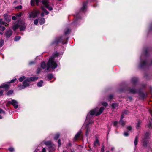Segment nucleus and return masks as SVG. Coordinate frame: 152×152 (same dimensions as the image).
<instances>
[{
  "instance_id": "10",
  "label": "nucleus",
  "mask_w": 152,
  "mask_h": 152,
  "mask_svg": "<svg viewBox=\"0 0 152 152\" xmlns=\"http://www.w3.org/2000/svg\"><path fill=\"white\" fill-rule=\"evenodd\" d=\"M9 103L12 104L15 108L16 109L18 107V103L16 101L13 100L12 101H10Z\"/></svg>"
},
{
  "instance_id": "63",
  "label": "nucleus",
  "mask_w": 152,
  "mask_h": 152,
  "mask_svg": "<svg viewBox=\"0 0 152 152\" xmlns=\"http://www.w3.org/2000/svg\"><path fill=\"white\" fill-rule=\"evenodd\" d=\"M102 104L103 106L104 105V102H103V103H102Z\"/></svg>"
},
{
  "instance_id": "14",
  "label": "nucleus",
  "mask_w": 152,
  "mask_h": 152,
  "mask_svg": "<svg viewBox=\"0 0 152 152\" xmlns=\"http://www.w3.org/2000/svg\"><path fill=\"white\" fill-rule=\"evenodd\" d=\"M4 16L6 21H9L11 20V17L7 14H5Z\"/></svg>"
},
{
  "instance_id": "22",
  "label": "nucleus",
  "mask_w": 152,
  "mask_h": 152,
  "mask_svg": "<svg viewBox=\"0 0 152 152\" xmlns=\"http://www.w3.org/2000/svg\"><path fill=\"white\" fill-rule=\"evenodd\" d=\"M118 123L121 125L122 126H124L125 124V122L123 121V120H120Z\"/></svg>"
},
{
  "instance_id": "54",
  "label": "nucleus",
  "mask_w": 152,
  "mask_h": 152,
  "mask_svg": "<svg viewBox=\"0 0 152 152\" xmlns=\"http://www.w3.org/2000/svg\"><path fill=\"white\" fill-rule=\"evenodd\" d=\"M16 80V79H12L11 80L10 83H13L14 81H15V80Z\"/></svg>"
},
{
  "instance_id": "37",
  "label": "nucleus",
  "mask_w": 152,
  "mask_h": 152,
  "mask_svg": "<svg viewBox=\"0 0 152 152\" xmlns=\"http://www.w3.org/2000/svg\"><path fill=\"white\" fill-rule=\"evenodd\" d=\"M90 115L89 114H88L86 117V123H87V121H88L89 120V116Z\"/></svg>"
},
{
  "instance_id": "6",
  "label": "nucleus",
  "mask_w": 152,
  "mask_h": 152,
  "mask_svg": "<svg viewBox=\"0 0 152 152\" xmlns=\"http://www.w3.org/2000/svg\"><path fill=\"white\" fill-rule=\"evenodd\" d=\"M40 12L39 10L35 9L31 12L29 14V17L30 18H34L37 16L39 14Z\"/></svg>"
},
{
  "instance_id": "38",
  "label": "nucleus",
  "mask_w": 152,
  "mask_h": 152,
  "mask_svg": "<svg viewBox=\"0 0 152 152\" xmlns=\"http://www.w3.org/2000/svg\"><path fill=\"white\" fill-rule=\"evenodd\" d=\"M148 127L149 128H152V122L150 121V123L148 125Z\"/></svg>"
},
{
  "instance_id": "18",
  "label": "nucleus",
  "mask_w": 152,
  "mask_h": 152,
  "mask_svg": "<svg viewBox=\"0 0 152 152\" xmlns=\"http://www.w3.org/2000/svg\"><path fill=\"white\" fill-rule=\"evenodd\" d=\"M129 91V93L132 94H135L137 92V91L133 88L130 89Z\"/></svg>"
},
{
  "instance_id": "44",
  "label": "nucleus",
  "mask_w": 152,
  "mask_h": 152,
  "mask_svg": "<svg viewBox=\"0 0 152 152\" xmlns=\"http://www.w3.org/2000/svg\"><path fill=\"white\" fill-rule=\"evenodd\" d=\"M22 15V13H17L16 15V16L20 17Z\"/></svg>"
},
{
  "instance_id": "2",
  "label": "nucleus",
  "mask_w": 152,
  "mask_h": 152,
  "mask_svg": "<svg viewBox=\"0 0 152 152\" xmlns=\"http://www.w3.org/2000/svg\"><path fill=\"white\" fill-rule=\"evenodd\" d=\"M58 55V53L56 52L54 53L53 56L49 59L47 66H46L45 63L43 62L41 64V67L43 69L46 68L47 71L48 70L50 67L53 69H55L57 66V64L54 61V58L57 56Z\"/></svg>"
},
{
  "instance_id": "25",
  "label": "nucleus",
  "mask_w": 152,
  "mask_h": 152,
  "mask_svg": "<svg viewBox=\"0 0 152 152\" xmlns=\"http://www.w3.org/2000/svg\"><path fill=\"white\" fill-rule=\"evenodd\" d=\"M141 123V121L140 120H138L137 123V124L136 128L137 129H138L140 127V125Z\"/></svg>"
},
{
  "instance_id": "12",
  "label": "nucleus",
  "mask_w": 152,
  "mask_h": 152,
  "mask_svg": "<svg viewBox=\"0 0 152 152\" xmlns=\"http://www.w3.org/2000/svg\"><path fill=\"white\" fill-rule=\"evenodd\" d=\"M138 94L139 96L142 99H143L144 98L146 97L147 95V94H145L143 92L140 91L139 92Z\"/></svg>"
},
{
  "instance_id": "27",
  "label": "nucleus",
  "mask_w": 152,
  "mask_h": 152,
  "mask_svg": "<svg viewBox=\"0 0 152 152\" xmlns=\"http://www.w3.org/2000/svg\"><path fill=\"white\" fill-rule=\"evenodd\" d=\"M62 40H63V39H62V37H60V38H59L58 39V40L56 41V42L57 43V42H62V43L63 44H65V43H66V42H65V43L64 42L62 41Z\"/></svg>"
},
{
  "instance_id": "41",
  "label": "nucleus",
  "mask_w": 152,
  "mask_h": 152,
  "mask_svg": "<svg viewBox=\"0 0 152 152\" xmlns=\"http://www.w3.org/2000/svg\"><path fill=\"white\" fill-rule=\"evenodd\" d=\"M9 150L10 152H12L14 151V148L12 147L9 148Z\"/></svg>"
},
{
  "instance_id": "56",
  "label": "nucleus",
  "mask_w": 152,
  "mask_h": 152,
  "mask_svg": "<svg viewBox=\"0 0 152 152\" xmlns=\"http://www.w3.org/2000/svg\"><path fill=\"white\" fill-rule=\"evenodd\" d=\"M123 113H122V114L121 115V118L120 120H123V118H124V115H123Z\"/></svg>"
},
{
  "instance_id": "19",
  "label": "nucleus",
  "mask_w": 152,
  "mask_h": 152,
  "mask_svg": "<svg viewBox=\"0 0 152 152\" xmlns=\"http://www.w3.org/2000/svg\"><path fill=\"white\" fill-rule=\"evenodd\" d=\"M9 86L7 84H3L0 86V88H4L5 89H7L9 88Z\"/></svg>"
},
{
  "instance_id": "23",
  "label": "nucleus",
  "mask_w": 152,
  "mask_h": 152,
  "mask_svg": "<svg viewBox=\"0 0 152 152\" xmlns=\"http://www.w3.org/2000/svg\"><path fill=\"white\" fill-rule=\"evenodd\" d=\"M39 22L40 24H43L45 23V19L44 18H41L39 19Z\"/></svg>"
},
{
  "instance_id": "21",
  "label": "nucleus",
  "mask_w": 152,
  "mask_h": 152,
  "mask_svg": "<svg viewBox=\"0 0 152 152\" xmlns=\"http://www.w3.org/2000/svg\"><path fill=\"white\" fill-rule=\"evenodd\" d=\"M86 4L85 2L83 3V7L81 9V10L83 12H84L86 9Z\"/></svg>"
},
{
  "instance_id": "61",
  "label": "nucleus",
  "mask_w": 152,
  "mask_h": 152,
  "mask_svg": "<svg viewBox=\"0 0 152 152\" xmlns=\"http://www.w3.org/2000/svg\"><path fill=\"white\" fill-rule=\"evenodd\" d=\"M114 149V147H112V148H111V150L112 151H113V149Z\"/></svg>"
},
{
  "instance_id": "51",
  "label": "nucleus",
  "mask_w": 152,
  "mask_h": 152,
  "mask_svg": "<svg viewBox=\"0 0 152 152\" xmlns=\"http://www.w3.org/2000/svg\"><path fill=\"white\" fill-rule=\"evenodd\" d=\"M104 146H103L101 148V152H104Z\"/></svg>"
},
{
  "instance_id": "9",
  "label": "nucleus",
  "mask_w": 152,
  "mask_h": 152,
  "mask_svg": "<svg viewBox=\"0 0 152 152\" xmlns=\"http://www.w3.org/2000/svg\"><path fill=\"white\" fill-rule=\"evenodd\" d=\"M41 8L42 11L41 14V16L42 17H43L44 16V14L47 15L49 13V12L45 9L43 6H41Z\"/></svg>"
},
{
  "instance_id": "57",
  "label": "nucleus",
  "mask_w": 152,
  "mask_h": 152,
  "mask_svg": "<svg viewBox=\"0 0 152 152\" xmlns=\"http://www.w3.org/2000/svg\"><path fill=\"white\" fill-rule=\"evenodd\" d=\"M42 152H46V150L45 148H44L42 149Z\"/></svg>"
},
{
  "instance_id": "59",
  "label": "nucleus",
  "mask_w": 152,
  "mask_h": 152,
  "mask_svg": "<svg viewBox=\"0 0 152 152\" xmlns=\"http://www.w3.org/2000/svg\"><path fill=\"white\" fill-rule=\"evenodd\" d=\"M151 98H152V88H151Z\"/></svg>"
},
{
  "instance_id": "45",
  "label": "nucleus",
  "mask_w": 152,
  "mask_h": 152,
  "mask_svg": "<svg viewBox=\"0 0 152 152\" xmlns=\"http://www.w3.org/2000/svg\"><path fill=\"white\" fill-rule=\"evenodd\" d=\"M41 70V69L40 68H38L37 70V74H39Z\"/></svg>"
},
{
  "instance_id": "40",
  "label": "nucleus",
  "mask_w": 152,
  "mask_h": 152,
  "mask_svg": "<svg viewBox=\"0 0 152 152\" xmlns=\"http://www.w3.org/2000/svg\"><path fill=\"white\" fill-rule=\"evenodd\" d=\"M118 124V122L117 121H115L114 122L113 125L114 126H116L117 127H118L117 126Z\"/></svg>"
},
{
  "instance_id": "15",
  "label": "nucleus",
  "mask_w": 152,
  "mask_h": 152,
  "mask_svg": "<svg viewBox=\"0 0 152 152\" xmlns=\"http://www.w3.org/2000/svg\"><path fill=\"white\" fill-rule=\"evenodd\" d=\"M81 133V131L80 130L79 131L77 132V133L75 135V136L74 138V141H76L77 140L78 137L80 135Z\"/></svg>"
},
{
  "instance_id": "62",
  "label": "nucleus",
  "mask_w": 152,
  "mask_h": 152,
  "mask_svg": "<svg viewBox=\"0 0 152 152\" xmlns=\"http://www.w3.org/2000/svg\"><path fill=\"white\" fill-rule=\"evenodd\" d=\"M93 122V121L91 120V121H90V122H89V124H90V123H92Z\"/></svg>"
},
{
  "instance_id": "52",
  "label": "nucleus",
  "mask_w": 152,
  "mask_h": 152,
  "mask_svg": "<svg viewBox=\"0 0 152 152\" xmlns=\"http://www.w3.org/2000/svg\"><path fill=\"white\" fill-rule=\"evenodd\" d=\"M58 146H60L61 145V140L60 139H59L58 141Z\"/></svg>"
},
{
  "instance_id": "31",
  "label": "nucleus",
  "mask_w": 152,
  "mask_h": 152,
  "mask_svg": "<svg viewBox=\"0 0 152 152\" xmlns=\"http://www.w3.org/2000/svg\"><path fill=\"white\" fill-rule=\"evenodd\" d=\"M43 83V82L41 80L38 83L37 86L39 87H41Z\"/></svg>"
},
{
  "instance_id": "35",
  "label": "nucleus",
  "mask_w": 152,
  "mask_h": 152,
  "mask_svg": "<svg viewBox=\"0 0 152 152\" xmlns=\"http://www.w3.org/2000/svg\"><path fill=\"white\" fill-rule=\"evenodd\" d=\"M59 137V134H56L54 137V139L56 140H57Z\"/></svg>"
},
{
  "instance_id": "16",
  "label": "nucleus",
  "mask_w": 152,
  "mask_h": 152,
  "mask_svg": "<svg viewBox=\"0 0 152 152\" xmlns=\"http://www.w3.org/2000/svg\"><path fill=\"white\" fill-rule=\"evenodd\" d=\"M93 145L94 147H96L99 145V142L97 139H96L95 141L94 142Z\"/></svg>"
},
{
  "instance_id": "20",
  "label": "nucleus",
  "mask_w": 152,
  "mask_h": 152,
  "mask_svg": "<svg viewBox=\"0 0 152 152\" xmlns=\"http://www.w3.org/2000/svg\"><path fill=\"white\" fill-rule=\"evenodd\" d=\"M0 24L4 25L6 26H8V24L6 23L4 21H3L2 19H0Z\"/></svg>"
},
{
  "instance_id": "47",
  "label": "nucleus",
  "mask_w": 152,
  "mask_h": 152,
  "mask_svg": "<svg viewBox=\"0 0 152 152\" xmlns=\"http://www.w3.org/2000/svg\"><path fill=\"white\" fill-rule=\"evenodd\" d=\"M128 110H124L123 112V114H127L128 113Z\"/></svg>"
},
{
  "instance_id": "24",
  "label": "nucleus",
  "mask_w": 152,
  "mask_h": 152,
  "mask_svg": "<svg viewBox=\"0 0 152 152\" xmlns=\"http://www.w3.org/2000/svg\"><path fill=\"white\" fill-rule=\"evenodd\" d=\"M5 27L4 26H2L0 25V31H3L5 30ZM0 34L1 35H2L3 33L1 32L0 31Z\"/></svg>"
},
{
  "instance_id": "60",
  "label": "nucleus",
  "mask_w": 152,
  "mask_h": 152,
  "mask_svg": "<svg viewBox=\"0 0 152 152\" xmlns=\"http://www.w3.org/2000/svg\"><path fill=\"white\" fill-rule=\"evenodd\" d=\"M105 108L106 107V106L108 105V104L105 102Z\"/></svg>"
},
{
  "instance_id": "46",
  "label": "nucleus",
  "mask_w": 152,
  "mask_h": 152,
  "mask_svg": "<svg viewBox=\"0 0 152 152\" xmlns=\"http://www.w3.org/2000/svg\"><path fill=\"white\" fill-rule=\"evenodd\" d=\"M0 113L5 114V112L2 109H0Z\"/></svg>"
},
{
  "instance_id": "55",
  "label": "nucleus",
  "mask_w": 152,
  "mask_h": 152,
  "mask_svg": "<svg viewBox=\"0 0 152 152\" xmlns=\"http://www.w3.org/2000/svg\"><path fill=\"white\" fill-rule=\"evenodd\" d=\"M12 19L14 20H15L16 19V17L15 16H12Z\"/></svg>"
},
{
  "instance_id": "11",
  "label": "nucleus",
  "mask_w": 152,
  "mask_h": 152,
  "mask_svg": "<svg viewBox=\"0 0 152 152\" xmlns=\"http://www.w3.org/2000/svg\"><path fill=\"white\" fill-rule=\"evenodd\" d=\"M18 26L20 31L24 30L26 28V26L24 22H22Z\"/></svg>"
},
{
  "instance_id": "43",
  "label": "nucleus",
  "mask_w": 152,
  "mask_h": 152,
  "mask_svg": "<svg viewBox=\"0 0 152 152\" xmlns=\"http://www.w3.org/2000/svg\"><path fill=\"white\" fill-rule=\"evenodd\" d=\"M149 111L150 112V114H151V117H152L151 118V121H152V109H149Z\"/></svg>"
},
{
  "instance_id": "33",
  "label": "nucleus",
  "mask_w": 152,
  "mask_h": 152,
  "mask_svg": "<svg viewBox=\"0 0 152 152\" xmlns=\"http://www.w3.org/2000/svg\"><path fill=\"white\" fill-rule=\"evenodd\" d=\"M53 77V76L52 74H49L47 76V77L49 80H51Z\"/></svg>"
},
{
  "instance_id": "48",
  "label": "nucleus",
  "mask_w": 152,
  "mask_h": 152,
  "mask_svg": "<svg viewBox=\"0 0 152 152\" xmlns=\"http://www.w3.org/2000/svg\"><path fill=\"white\" fill-rule=\"evenodd\" d=\"M129 135V134H128V132H124V135L125 136H128Z\"/></svg>"
},
{
  "instance_id": "4",
  "label": "nucleus",
  "mask_w": 152,
  "mask_h": 152,
  "mask_svg": "<svg viewBox=\"0 0 152 152\" xmlns=\"http://www.w3.org/2000/svg\"><path fill=\"white\" fill-rule=\"evenodd\" d=\"M38 79V77L37 76H34L31 77L29 79L26 80L23 82V85L21 86H18V87L19 89H24L27 86H29V83L31 81H34L37 80Z\"/></svg>"
},
{
  "instance_id": "53",
  "label": "nucleus",
  "mask_w": 152,
  "mask_h": 152,
  "mask_svg": "<svg viewBox=\"0 0 152 152\" xmlns=\"http://www.w3.org/2000/svg\"><path fill=\"white\" fill-rule=\"evenodd\" d=\"M3 90L0 91V96H2L3 94Z\"/></svg>"
},
{
  "instance_id": "42",
  "label": "nucleus",
  "mask_w": 152,
  "mask_h": 152,
  "mask_svg": "<svg viewBox=\"0 0 152 152\" xmlns=\"http://www.w3.org/2000/svg\"><path fill=\"white\" fill-rule=\"evenodd\" d=\"M70 31V30L69 29H67L66 31L65 32V34H67L69 31Z\"/></svg>"
},
{
  "instance_id": "36",
  "label": "nucleus",
  "mask_w": 152,
  "mask_h": 152,
  "mask_svg": "<svg viewBox=\"0 0 152 152\" xmlns=\"http://www.w3.org/2000/svg\"><path fill=\"white\" fill-rule=\"evenodd\" d=\"M113 97V96L112 94H110V95L108 97V99L109 100H111L112 99Z\"/></svg>"
},
{
  "instance_id": "58",
  "label": "nucleus",
  "mask_w": 152,
  "mask_h": 152,
  "mask_svg": "<svg viewBox=\"0 0 152 152\" xmlns=\"http://www.w3.org/2000/svg\"><path fill=\"white\" fill-rule=\"evenodd\" d=\"M34 62H33V61H32V62H30L29 63V64L30 65H31V64H34Z\"/></svg>"
},
{
  "instance_id": "8",
  "label": "nucleus",
  "mask_w": 152,
  "mask_h": 152,
  "mask_svg": "<svg viewBox=\"0 0 152 152\" xmlns=\"http://www.w3.org/2000/svg\"><path fill=\"white\" fill-rule=\"evenodd\" d=\"M44 143L47 145L49 146V150L51 151H53L54 150V145H52L50 141L45 142Z\"/></svg>"
},
{
  "instance_id": "13",
  "label": "nucleus",
  "mask_w": 152,
  "mask_h": 152,
  "mask_svg": "<svg viewBox=\"0 0 152 152\" xmlns=\"http://www.w3.org/2000/svg\"><path fill=\"white\" fill-rule=\"evenodd\" d=\"M12 34V31L11 30H9L7 31L6 32L5 35L7 37H10Z\"/></svg>"
},
{
  "instance_id": "3",
  "label": "nucleus",
  "mask_w": 152,
  "mask_h": 152,
  "mask_svg": "<svg viewBox=\"0 0 152 152\" xmlns=\"http://www.w3.org/2000/svg\"><path fill=\"white\" fill-rule=\"evenodd\" d=\"M35 1L36 4L38 6L39 2H41L42 4L45 7L48 9L50 11L53 10V8L51 6H50L49 5V2L48 0H31V4L32 6H34L35 5Z\"/></svg>"
},
{
  "instance_id": "28",
  "label": "nucleus",
  "mask_w": 152,
  "mask_h": 152,
  "mask_svg": "<svg viewBox=\"0 0 152 152\" xmlns=\"http://www.w3.org/2000/svg\"><path fill=\"white\" fill-rule=\"evenodd\" d=\"M19 27V26L18 24H15L13 26L12 28L15 31V30Z\"/></svg>"
},
{
  "instance_id": "5",
  "label": "nucleus",
  "mask_w": 152,
  "mask_h": 152,
  "mask_svg": "<svg viewBox=\"0 0 152 152\" xmlns=\"http://www.w3.org/2000/svg\"><path fill=\"white\" fill-rule=\"evenodd\" d=\"M104 110L103 107H101L100 109L96 108L90 111V114L91 115H95L96 116H98L100 115Z\"/></svg>"
},
{
  "instance_id": "1",
  "label": "nucleus",
  "mask_w": 152,
  "mask_h": 152,
  "mask_svg": "<svg viewBox=\"0 0 152 152\" xmlns=\"http://www.w3.org/2000/svg\"><path fill=\"white\" fill-rule=\"evenodd\" d=\"M149 52V48H145L144 49L143 53L141 56L140 65V68H145L149 66L152 65V60L150 62H147L146 61V60L148 58Z\"/></svg>"
},
{
  "instance_id": "29",
  "label": "nucleus",
  "mask_w": 152,
  "mask_h": 152,
  "mask_svg": "<svg viewBox=\"0 0 152 152\" xmlns=\"http://www.w3.org/2000/svg\"><path fill=\"white\" fill-rule=\"evenodd\" d=\"M138 142V137L137 136L136 137L134 141V144L136 146Z\"/></svg>"
},
{
  "instance_id": "64",
  "label": "nucleus",
  "mask_w": 152,
  "mask_h": 152,
  "mask_svg": "<svg viewBox=\"0 0 152 152\" xmlns=\"http://www.w3.org/2000/svg\"><path fill=\"white\" fill-rule=\"evenodd\" d=\"M2 117L0 115V119H2Z\"/></svg>"
},
{
  "instance_id": "32",
  "label": "nucleus",
  "mask_w": 152,
  "mask_h": 152,
  "mask_svg": "<svg viewBox=\"0 0 152 152\" xmlns=\"http://www.w3.org/2000/svg\"><path fill=\"white\" fill-rule=\"evenodd\" d=\"M20 38L21 37L20 36H16L14 40L16 41H18L20 39Z\"/></svg>"
},
{
  "instance_id": "26",
  "label": "nucleus",
  "mask_w": 152,
  "mask_h": 152,
  "mask_svg": "<svg viewBox=\"0 0 152 152\" xmlns=\"http://www.w3.org/2000/svg\"><path fill=\"white\" fill-rule=\"evenodd\" d=\"M118 104L117 103H113L111 104V106L113 108H116L118 106Z\"/></svg>"
},
{
  "instance_id": "30",
  "label": "nucleus",
  "mask_w": 152,
  "mask_h": 152,
  "mask_svg": "<svg viewBox=\"0 0 152 152\" xmlns=\"http://www.w3.org/2000/svg\"><path fill=\"white\" fill-rule=\"evenodd\" d=\"M13 92V91L12 90H10L7 93V94L8 95H10L12 94Z\"/></svg>"
},
{
  "instance_id": "34",
  "label": "nucleus",
  "mask_w": 152,
  "mask_h": 152,
  "mask_svg": "<svg viewBox=\"0 0 152 152\" xmlns=\"http://www.w3.org/2000/svg\"><path fill=\"white\" fill-rule=\"evenodd\" d=\"M25 78L24 76H23L20 77L19 79V80L20 82H22L23 80H24Z\"/></svg>"
},
{
  "instance_id": "50",
  "label": "nucleus",
  "mask_w": 152,
  "mask_h": 152,
  "mask_svg": "<svg viewBox=\"0 0 152 152\" xmlns=\"http://www.w3.org/2000/svg\"><path fill=\"white\" fill-rule=\"evenodd\" d=\"M127 129L129 131H131L132 129V128L131 126L127 127Z\"/></svg>"
},
{
  "instance_id": "7",
  "label": "nucleus",
  "mask_w": 152,
  "mask_h": 152,
  "mask_svg": "<svg viewBox=\"0 0 152 152\" xmlns=\"http://www.w3.org/2000/svg\"><path fill=\"white\" fill-rule=\"evenodd\" d=\"M148 134H146L144 138L143 139V145L145 147L147 146L148 142Z\"/></svg>"
},
{
  "instance_id": "49",
  "label": "nucleus",
  "mask_w": 152,
  "mask_h": 152,
  "mask_svg": "<svg viewBox=\"0 0 152 152\" xmlns=\"http://www.w3.org/2000/svg\"><path fill=\"white\" fill-rule=\"evenodd\" d=\"M16 8L20 10L22 9V6L21 5H20L16 7Z\"/></svg>"
},
{
  "instance_id": "17",
  "label": "nucleus",
  "mask_w": 152,
  "mask_h": 152,
  "mask_svg": "<svg viewBox=\"0 0 152 152\" xmlns=\"http://www.w3.org/2000/svg\"><path fill=\"white\" fill-rule=\"evenodd\" d=\"M132 81L134 84L136 85L138 81V79L136 77H133L132 79Z\"/></svg>"
},
{
  "instance_id": "39",
  "label": "nucleus",
  "mask_w": 152,
  "mask_h": 152,
  "mask_svg": "<svg viewBox=\"0 0 152 152\" xmlns=\"http://www.w3.org/2000/svg\"><path fill=\"white\" fill-rule=\"evenodd\" d=\"M38 20L37 19H35L34 21V24L35 25H37L38 24Z\"/></svg>"
}]
</instances>
